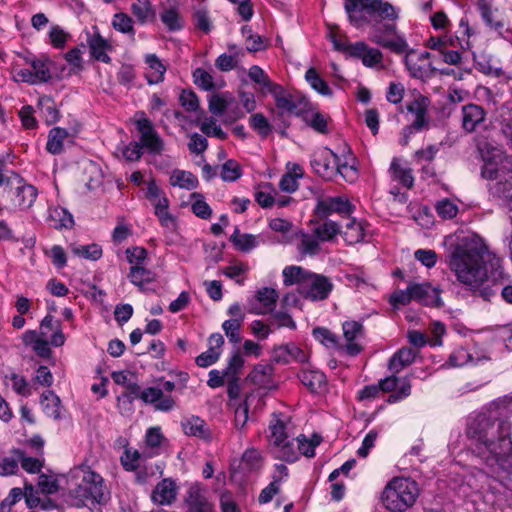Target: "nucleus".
Returning <instances> with one entry per match:
<instances>
[{"mask_svg": "<svg viewBox=\"0 0 512 512\" xmlns=\"http://www.w3.org/2000/svg\"><path fill=\"white\" fill-rule=\"evenodd\" d=\"M511 429L505 409L494 407L469 419L466 433L487 466L512 473Z\"/></svg>", "mask_w": 512, "mask_h": 512, "instance_id": "obj_1", "label": "nucleus"}, {"mask_svg": "<svg viewBox=\"0 0 512 512\" xmlns=\"http://www.w3.org/2000/svg\"><path fill=\"white\" fill-rule=\"evenodd\" d=\"M487 252L488 247L481 237L465 236L453 247L448 265L458 281L472 287L476 294L490 301L495 291L489 286H484L487 272L483 257Z\"/></svg>", "mask_w": 512, "mask_h": 512, "instance_id": "obj_2", "label": "nucleus"}, {"mask_svg": "<svg viewBox=\"0 0 512 512\" xmlns=\"http://www.w3.org/2000/svg\"><path fill=\"white\" fill-rule=\"evenodd\" d=\"M372 42L395 54H405L404 63L411 77L423 80L434 74L435 69L429 61L430 53L410 49L405 36L394 25H377Z\"/></svg>", "mask_w": 512, "mask_h": 512, "instance_id": "obj_3", "label": "nucleus"}, {"mask_svg": "<svg viewBox=\"0 0 512 512\" xmlns=\"http://www.w3.org/2000/svg\"><path fill=\"white\" fill-rule=\"evenodd\" d=\"M269 424L268 449L273 458L294 463L301 455L308 458L315 456V448L320 444L321 437L313 435L308 439L304 434L291 436L286 424L276 414Z\"/></svg>", "mask_w": 512, "mask_h": 512, "instance_id": "obj_4", "label": "nucleus"}, {"mask_svg": "<svg viewBox=\"0 0 512 512\" xmlns=\"http://www.w3.org/2000/svg\"><path fill=\"white\" fill-rule=\"evenodd\" d=\"M285 285H298V292L311 301H322L329 297L333 284L322 274L308 271L300 266H287L283 272Z\"/></svg>", "mask_w": 512, "mask_h": 512, "instance_id": "obj_5", "label": "nucleus"}, {"mask_svg": "<svg viewBox=\"0 0 512 512\" xmlns=\"http://www.w3.org/2000/svg\"><path fill=\"white\" fill-rule=\"evenodd\" d=\"M358 7L375 19L369 34L371 42L373 31L377 25L392 24L397 28L396 21L399 18V9L391 3L384 0H345V11L348 14L350 23L355 27H360L365 21L362 16L355 15L354 12Z\"/></svg>", "mask_w": 512, "mask_h": 512, "instance_id": "obj_6", "label": "nucleus"}, {"mask_svg": "<svg viewBox=\"0 0 512 512\" xmlns=\"http://www.w3.org/2000/svg\"><path fill=\"white\" fill-rule=\"evenodd\" d=\"M71 479L75 480V487L70 489L72 505L82 507L88 502L101 503L105 500V486L103 478L87 467H78L72 470Z\"/></svg>", "mask_w": 512, "mask_h": 512, "instance_id": "obj_7", "label": "nucleus"}, {"mask_svg": "<svg viewBox=\"0 0 512 512\" xmlns=\"http://www.w3.org/2000/svg\"><path fill=\"white\" fill-rule=\"evenodd\" d=\"M418 483L409 477H394L385 486L381 501L390 512H405L419 497Z\"/></svg>", "mask_w": 512, "mask_h": 512, "instance_id": "obj_8", "label": "nucleus"}, {"mask_svg": "<svg viewBox=\"0 0 512 512\" xmlns=\"http://www.w3.org/2000/svg\"><path fill=\"white\" fill-rule=\"evenodd\" d=\"M159 385L149 386L143 389L142 402L151 405L154 410L170 412L177 406V399L172 396L176 384L170 380L159 379Z\"/></svg>", "mask_w": 512, "mask_h": 512, "instance_id": "obj_9", "label": "nucleus"}, {"mask_svg": "<svg viewBox=\"0 0 512 512\" xmlns=\"http://www.w3.org/2000/svg\"><path fill=\"white\" fill-rule=\"evenodd\" d=\"M474 34L473 29L470 27L468 19L463 17L459 22V27L455 31V38L452 36H439V37H430L426 46L432 50L442 51L446 46L451 47H460L465 50L470 48V37Z\"/></svg>", "mask_w": 512, "mask_h": 512, "instance_id": "obj_10", "label": "nucleus"}, {"mask_svg": "<svg viewBox=\"0 0 512 512\" xmlns=\"http://www.w3.org/2000/svg\"><path fill=\"white\" fill-rule=\"evenodd\" d=\"M270 94L274 98L280 115H300L308 105L305 96L299 93H290L279 84L273 87Z\"/></svg>", "mask_w": 512, "mask_h": 512, "instance_id": "obj_11", "label": "nucleus"}, {"mask_svg": "<svg viewBox=\"0 0 512 512\" xmlns=\"http://www.w3.org/2000/svg\"><path fill=\"white\" fill-rule=\"evenodd\" d=\"M7 186L11 187L12 202L20 210L31 208L37 198V189L27 183L20 175L12 173L7 179Z\"/></svg>", "mask_w": 512, "mask_h": 512, "instance_id": "obj_12", "label": "nucleus"}, {"mask_svg": "<svg viewBox=\"0 0 512 512\" xmlns=\"http://www.w3.org/2000/svg\"><path fill=\"white\" fill-rule=\"evenodd\" d=\"M485 25L500 36L509 31L504 13L495 6L494 0H473Z\"/></svg>", "mask_w": 512, "mask_h": 512, "instance_id": "obj_13", "label": "nucleus"}, {"mask_svg": "<svg viewBox=\"0 0 512 512\" xmlns=\"http://www.w3.org/2000/svg\"><path fill=\"white\" fill-rule=\"evenodd\" d=\"M344 343H341V354L355 357L364 348V327L361 322L355 320L345 321L342 324Z\"/></svg>", "mask_w": 512, "mask_h": 512, "instance_id": "obj_14", "label": "nucleus"}, {"mask_svg": "<svg viewBox=\"0 0 512 512\" xmlns=\"http://www.w3.org/2000/svg\"><path fill=\"white\" fill-rule=\"evenodd\" d=\"M136 129L139 133V143L142 149L150 154H161L164 149V142L155 129L153 123L146 117L135 121Z\"/></svg>", "mask_w": 512, "mask_h": 512, "instance_id": "obj_15", "label": "nucleus"}, {"mask_svg": "<svg viewBox=\"0 0 512 512\" xmlns=\"http://www.w3.org/2000/svg\"><path fill=\"white\" fill-rule=\"evenodd\" d=\"M338 158L332 150L323 147L314 152L311 166L317 175L325 180H332L337 176Z\"/></svg>", "mask_w": 512, "mask_h": 512, "instance_id": "obj_16", "label": "nucleus"}, {"mask_svg": "<svg viewBox=\"0 0 512 512\" xmlns=\"http://www.w3.org/2000/svg\"><path fill=\"white\" fill-rule=\"evenodd\" d=\"M354 210V206L345 196H328L318 199L315 206V214L320 218H326L331 214H339L341 216H350Z\"/></svg>", "mask_w": 512, "mask_h": 512, "instance_id": "obj_17", "label": "nucleus"}, {"mask_svg": "<svg viewBox=\"0 0 512 512\" xmlns=\"http://www.w3.org/2000/svg\"><path fill=\"white\" fill-rule=\"evenodd\" d=\"M381 392H390L386 402L389 404L398 403L411 395V382L408 377L398 378L392 374L379 381Z\"/></svg>", "mask_w": 512, "mask_h": 512, "instance_id": "obj_18", "label": "nucleus"}, {"mask_svg": "<svg viewBox=\"0 0 512 512\" xmlns=\"http://www.w3.org/2000/svg\"><path fill=\"white\" fill-rule=\"evenodd\" d=\"M430 101L427 97L418 95L407 104V111L413 115L412 123L405 126V133L414 134L428 127L427 111Z\"/></svg>", "mask_w": 512, "mask_h": 512, "instance_id": "obj_19", "label": "nucleus"}, {"mask_svg": "<svg viewBox=\"0 0 512 512\" xmlns=\"http://www.w3.org/2000/svg\"><path fill=\"white\" fill-rule=\"evenodd\" d=\"M411 292L413 301L424 306L440 308L444 305L441 299V290L434 287L429 282L414 283L411 282Z\"/></svg>", "mask_w": 512, "mask_h": 512, "instance_id": "obj_20", "label": "nucleus"}, {"mask_svg": "<svg viewBox=\"0 0 512 512\" xmlns=\"http://www.w3.org/2000/svg\"><path fill=\"white\" fill-rule=\"evenodd\" d=\"M271 359L276 363L287 364L292 361L304 363L308 355L293 343L283 344L275 347L271 352Z\"/></svg>", "mask_w": 512, "mask_h": 512, "instance_id": "obj_21", "label": "nucleus"}, {"mask_svg": "<svg viewBox=\"0 0 512 512\" xmlns=\"http://www.w3.org/2000/svg\"><path fill=\"white\" fill-rule=\"evenodd\" d=\"M185 512H215L213 504L207 499L198 485H192L187 490L184 499Z\"/></svg>", "mask_w": 512, "mask_h": 512, "instance_id": "obj_22", "label": "nucleus"}, {"mask_svg": "<svg viewBox=\"0 0 512 512\" xmlns=\"http://www.w3.org/2000/svg\"><path fill=\"white\" fill-rule=\"evenodd\" d=\"M181 427L185 435L196 437L209 442L212 439L210 428L202 418L191 415L181 421Z\"/></svg>", "mask_w": 512, "mask_h": 512, "instance_id": "obj_23", "label": "nucleus"}, {"mask_svg": "<svg viewBox=\"0 0 512 512\" xmlns=\"http://www.w3.org/2000/svg\"><path fill=\"white\" fill-rule=\"evenodd\" d=\"M127 278L139 291L148 292L152 290L149 285L156 281L157 276L144 266H130Z\"/></svg>", "mask_w": 512, "mask_h": 512, "instance_id": "obj_24", "label": "nucleus"}, {"mask_svg": "<svg viewBox=\"0 0 512 512\" xmlns=\"http://www.w3.org/2000/svg\"><path fill=\"white\" fill-rule=\"evenodd\" d=\"M87 44L92 58L106 64L111 62V57L107 54V50L111 49V45L100 35L98 30L88 35Z\"/></svg>", "mask_w": 512, "mask_h": 512, "instance_id": "obj_25", "label": "nucleus"}, {"mask_svg": "<svg viewBox=\"0 0 512 512\" xmlns=\"http://www.w3.org/2000/svg\"><path fill=\"white\" fill-rule=\"evenodd\" d=\"M255 298L256 301L259 302L260 306H252L249 312L256 315H264L275 308L278 293L272 288L264 287L257 291Z\"/></svg>", "mask_w": 512, "mask_h": 512, "instance_id": "obj_26", "label": "nucleus"}, {"mask_svg": "<svg viewBox=\"0 0 512 512\" xmlns=\"http://www.w3.org/2000/svg\"><path fill=\"white\" fill-rule=\"evenodd\" d=\"M176 484L173 480L166 478L160 481L152 491L151 498L159 505H169L176 498Z\"/></svg>", "mask_w": 512, "mask_h": 512, "instance_id": "obj_27", "label": "nucleus"}, {"mask_svg": "<svg viewBox=\"0 0 512 512\" xmlns=\"http://www.w3.org/2000/svg\"><path fill=\"white\" fill-rule=\"evenodd\" d=\"M49 226L57 229H71L74 226V218L72 214L65 208L60 206L50 207L46 218Z\"/></svg>", "mask_w": 512, "mask_h": 512, "instance_id": "obj_28", "label": "nucleus"}, {"mask_svg": "<svg viewBox=\"0 0 512 512\" xmlns=\"http://www.w3.org/2000/svg\"><path fill=\"white\" fill-rule=\"evenodd\" d=\"M417 352L410 347H402L397 350L388 361V369L393 374H398L404 368L414 362Z\"/></svg>", "mask_w": 512, "mask_h": 512, "instance_id": "obj_29", "label": "nucleus"}, {"mask_svg": "<svg viewBox=\"0 0 512 512\" xmlns=\"http://www.w3.org/2000/svg\"><path fill=\"white\" fill-rule=\"evenodd\" d=\"M485 118L484 109L476 104H467L462 108V126L467 132L475 130Z\"/></svg>", "mask_w": 512, "mask_h": 512, "instance_id": "obj_30", "label": "nucleus"}, {"mask_svg": "<svg viewBox=\"0 0 512 512\" xmlns=\"http://www.w3.org/2000/svg\"><path fill=\"white\" fill-rule=\"evenodd\" d=\"M148 68L145 73L147 82L150 85L161 83L164 80L166 66L155 54H148L145 57Z\"/></svg>", "mask_w": 512, "mask_h": 512, "instance_id": "obj_31", "label": "nucleus"}, {"mask_svg": "<svg viewBox=\"0 0 512 512\" xmlns=\"http://www.w3.org/2000/svg\"><path fill=\"white\" fill-rule=\"evenodd\" d=\"M131 12L140 25L156 19V11L150 0H136L131 5Z\"/></svg>", "mask_w": 512, "mask_h": 512, "instance_id": "obj_32", "label": "nucleus"}, {"mask_svg": "<svg viewBox=\"0 0 512 512\" xmlns=\"http://www.w3.org/2000/svg\"><path fill=\"white\" fill-rule=\"evenodd\" d=\"M389 172L392 180L399 182L403 187L407 189H411L413 187L414 177L412 170L409 167L403 166L399 159L394 158L392 160Z\"/></svg>", "mask_w": 512, "mask_h": 512, "instance_id": "obj_33", "label": "nucleus"}, {"mask_svg": "<svg viewBox=\"0 0 512 512\" xmlns=\"http://www.w3.org/2000/svg\"><path fill=\"white\" fill-rule=\"evenodd\" d=\"M298 378L311 392L319 391L326 384V376L319 370L302 369Z\"/></svg>", "mask_w": 512, "mask_h": 512, "instance_id": "obj_34", "label": "nucleus"}, {"mask_svg": "<svg viewBox=\"0 0 512 512\" xmlns=\"http://www.w3.org/2000/svg\"><path fill=\"white\" fill-rule=\"evenodd\" d=\"M233 103L234 97L229 92L222 94L213 93L208 99L209 111L215 116L224 115L226 109H229Z\"/></svg>", "mask_w": 512, "mask_h": 512, "instance_id": "obj_35", "label": "nucleus"}, {"mask_svg": "<svg viewBox=\"0 0 512 512\" xmlns=\"http://www.w3.org/2000/svg\"><path fill=\"white\" fill-rule=\"evenodd\" d=\"M69 137V133L65 128L54 127L48 133L46 150L53 155L62 153L64 142Z\"/></svg>", "mask_w": 512, "mask_h": 512, "instance_id": "obj_36", "label": "nucleus"}, {"mask_svg": "<svg viewBox=\"0 0 512 512\" xmlns=\"http://www.w3.org/2000/svg\"><path fill=\"white\" fill-rule=\"evenodd\" d=\"M303 175L304 173L301 166L294 164L292 170L282 175L279 181L280 190L285 193H294L299 187L298 180L302 178Z\"/></svg>", "mask_w": 512, "mask_h": 512, "instance_id": "obj_37", "label": "nucleus"}, {"mask_svg": "<svg viewBox=\"0 0 512 512\" xmlns=\"http://www.w3.org/2000/svg\"><path fill=\"white\" fill-rule=\"evenodd\" d=\"M154 214L158 218L162 227L172 230L175 227V218L169 212V200L163 195L154 203Z\"/></svg>", "mask_w": 512, "mask_h": 512, "instance_id": "obj_38", "label": "nucleus"}, {"mask_svg": "<svg viewBox=\"0 0 512 512\" xmlns=\"http://www.w3.org/2000/svg\"><path fill=\"white\" fill-rule=\"evenodd\" d=\"M275 196L276 190L269 182L259 184L254 193L255 201L264 209L274 206Z\"/></svg>", "mask_w": 512, "mask_h": 512, "instance_id": "obj_39", "label": "nucleus"}, {"mask_svg": "<svg viewBox=\"0 0 512 512\" xmlns=\"http://www.w3.org/2000/svg\"><path fill=\"white\" fill-rule=\"evenodd\" d=\"M170 184L182 189L192 190L198 186V179L189 171L176 169L171 174Z\"/></svg>", "mask_w": 512, "mask_h": 512, "instance_id": "obj_40", "label": "nucleus"}, {"mask_svg": "<svg viewBox=\"0 0 512 512\" xmlns=\"http://www.w3.org/2000/svg\"><path fill=\"white\" fill-rule=\"evenodd\" d=\"M164 440L160 427H151L146 431L145 443L151 451H145V458H151L159 455V448Z\"/></svg>", "mask_w": 512, "mask_h": 512, "instance_id": "obj_41", "label": "nucleus"}, {"mask_svg": "<svg viewBox=\"0 0 512 512\" xmlns=\"http://www.w3.org/2000/svg\"><path fill=\"white\" fill-rule=\"evenodd\" d=\"M60 398L52 391L47 390L41 395V405L45 414L53 419L60 418Z\"/></svg>", "mask_w": 512, "mask_h": 512, "instance_id": "obj_42", "label": "nucleus"}, {"mask_svg": "<svg viewBox=\"0 0 512 512\" xmlns=\"http://www.w3.org/2000/svg\"><path fill=\"white\" fill-rule=\"evenodd\" d=\"M313 337L327 348L335 349L341 353V342L338 336L325 327H317L313 329Z\"/></svg>", "mask_w": 512, "mask_h": 512, "instance_id": "obj_43", "label": "nucleus"}, {"mask_svg": "<svg viewBox=\"0 0 512 512\" xmlns=\"http://www.w3.org/2000/svg\"><path fill=\"white\" fill-rule=\"evenodd\" d=\"M305 80L310 87L322 96H332V90L327 82L318 74L315 68H309L305 73Z\"/></svg>", "mask_w": 512, "mask_h": 512, "instance_id": "obj_44", "label": "nucleus"}, {"mask_svg": "<svg viewBox=\"0 0 512 512\" xmlns=\"http://www.w3.org/2000/svg\"><path fill=\"white\" fill-rule=\"evenodd\" d=\"M160 19L168 31H179L183 28V20L176 7H169L160 13Z\"/></svg>", "mask_w": 512, "mask_h": 512, "instance_id": "obj_45", "label": "nucleus"}, {"mask_svg": "<svg viewBox=\"0 0 512 512\" xmlns=\"http://www.w3.org/2000/svg\"><path fill=\"white\" fill-rule=\"evenodd\" d=\"M230 241L242 252H249L257 246V240L254 235L240 234V230L237 227L235 228L234 233L230 236Z\"/></svg>", "mask_w": 512, "mask_h": 512, "instance_id": "obj_46", "label": "nucleus"}, {"mask_svg": "<svg viewBox=\"0 0 512 512\" xmlns=\"http://www.w3.org/2000/svg\"><path fill=\"white\" fill-rule=\"evenodd\" d=\"M340 232V226L331 220H326L313 229L314 235L322 242L332 240Z\"/></svg>", "mask_w": 512, "mask_h": 512, "instance_id": "obj_47", "label": "nucleus"}, {"mask_svg": "<svg viewBox=\"0 0 512 512\" xmlns=\"http://www.w3.org/2000/svg\"><path fill=\"white\" fill-rule=\"evenodd\" d=\"M13 453L18 457L19 463L22 468L30 474L39 473L44 465V460L40 457L26 456L25 453L19 449L14 450Z\"/></svg>", "mask_w": 512, "mask_h": 512, "instance_id": "obj_48", "label": "nucleus"}, {"mask_svg": "<svg viewBox=\"0 0 512 512\" xmlns=\"http://www.w3.org/2000/svg\"><path fill=\"white\" fill-rule=\"evenodd\" d=\"M343 236L349 245L359 243L364 239V228L360 222L353 219L346 224Z\"/></svg>", "mask_w": 512, "mask_h": 512, "instance_id": "obj_49", "label": "nucleus"}, {"mask_svg": "<svg viewBox=\"0 0 512 512\" xmlns=\"http://www.w3.org/2000/svg\"><path fill=\"white\" fill-rule=\"evenodd\" d=\"M248 76L253 82L259 84L262 89H265L269 93H271L274 86L278 85L273 83L267 73L258 65H253L249 68Z\"/></svg>", "mask_w": 512, "mask_h": 512, "instance_id": "obj_50", "label": "nucleus"}, {"mask_svg": "<svg viewBox=\"0 0 512 512\" xmlns=\"http://www.w3.org/2000/svg\"><path fill=\"white\" fill-rule=\"evenodd\" d=\"M113 28L123 34H129L132 37L135 35V29L132 18L123 12L114 14L112 18Z\"/></svg>", "mask_w": 512, "mask_h": 512, "instance_id": "obj_51", "label": "nucleus"}, {"mask_svg": "<svg viewBox=\"0 0 512 512\" xmlns=\"http://www.w3.org/2000/svg\"><path fill=\"white\" fill-rule=\"evenodd\" d=\"M27 63L31 66V71L37 80V83L48 82L51 79L50 69L48 63L43 59H31L27 60Z\"/></svg>", "mask_w": 512, "mask_h": 512, "instance_id": "obj_52", "label": "nucleus"}, {"mask_svg": "<svg viewBox=\"0 0 512 512\" xmlns=\"http://www.w3.org/2000/svg\"><path fill=\"white\" fill-rule=\"evenodd\" d=\"M303 119L306 122V124L316 132L320 134H327L329 132L328 116L320 112H312L310 115L304 116Z\"/></svg>", "mask_w": 512, "mask_h": 512, "instance_id": "obj_53", "label": "nucleus"}, {"mask_svg": "<svg viewBox=\"0 0 512 512\" xmlns=\"http://www.w3.org/2000/svg\"><path fill=\"white\" fill-rule=\"evenodd\" d=\"M272 367L270 365H256L250 373L253 383L261 387H267L271 382Z\"/></svg>", "mask_w": 512, "mask_h": 512, "instance_id": "obj_54", "label": "nucleus"}, {"mask_svg": "<svg viewBox=\"0 0 512 512\" xmlns=\"http://www.w3.org/2000/svg\"><path fill=\"white\" fill-rule=\"evenodd\" d=\"M142 457L145 458L144 452L140 453L136 449L126 448L120 457V462L124 470L134 472L138 469V462Z\"/></svg>", "mask_w": 512, "mask_h": 512, "instance_id": "obj_55", "label": "nucleus"}, {"mask_svg": "<svg viewBox=\"0 0 512 512\" xmlns=\"http://www.w3.org/2000/svg\"><path fill=\"white\" fill-rule=\"evenodd\" d=\"M48 37L50 44L54 48L63 49L71 38V35L59 25H52L50 27Z\"/></svg>", "mask_w": 512, "mask_h": 512, "instance_id": "obj_56", "label": "nucleus"}, {"mask_svg": "<svg viewBox=\"0 0 512 512\" xmlns=\"http://www.w3.org/2000/svg\"><path fill=\"white\" fill-rule=\"evenodd\" d=\"M241 176V166L235 160L229 159L221 166L220 177L223 181L234 182Z\"/></svg>", "mask_w": 512, "mask_h": 512, "instance_id": "obj_57", "label": "nucleus"}, {"mask_svg": "<svg viewBox=\"0 0 512 512\" xmlns=\"http://www.w3.org/2000/svg\"><path fill=\"white\" fill-rule=\"evenodd\" d=\"M72 252L78 257L91 261H96L102 256V248L95 243L73 247Z\"/></svg>", "mask_w": 512, "mask_h": 512, "instance_id": "obj_58", "label": "nucleus"}, {"mask_svg": "<svg viewBox=\"0 0 512 512\" xmlns=\"http://www.w3.org/2000/svg\"><path fill=\"white\" fill-rule=\"evenodd\" d=\"M334 45L337 50L342 51L346 56L357 59H361L364 56L363 53L367 47V44L362 41L351 44L335 42Z\"/></svg>", "mask_w": 512, "mask_h": 512, "instance_id": "obj_59", "label": "nucleus"}, {"mask_svg": "<svg viewBox=\"0 0 512 512\" xmlns=\"http://www.w3.org/2000/svg\"><path fill=\"white\" fill-rule=\"evenodd\" d=\"M249 124L261 137H267L272 131L271 124L262 113L251 115Z\"/></svg>", "mask_w": 512, "mask_h": 512, "instance_id": "obj_60", "label": "nucleus"}, {"mask_svg": "<svg viewBox=\"0 0 512 512\" xmlns=\"http://www.w3.org/2000/svg\"><path fill=\"white\" fill-rule=\"evenodd\" d=\"M411 301H413V297L410 284L405 290H396L389 296V304L395 310L408 305Z\"/></svg>", "mask_w": 512, "mask_h": 512, "instance_id": "obj_61", "label": "nucleus"}, {"mask_svg": "<svg viewBox=\"0 0 512 512\" xmlns=\"http://www.w3.org/2000/svg\"><path fill=\"white\" fill-rule=\"evenodd\" d=\"M200 130L208 137H215L219 140H226L227 133L217 124V121L210 117L206 118L200 125Z\"/></svg>", "mask_w": 512, "mask_h": 512, "instance_id": "obj_62", "label": "nucleus"}, {"mask_svg": "<svg viewBox=\"0 0 512 512\" xmlns=\"http://www.w3.org/2000/svg\"><path fill=\"white\" fill-rule=\"evenodd\" d=\"M194 83L205 91L216 88L213 76L203 68H197L193 72Z\"/></svg>", "mask_w": 512, "mask_h": 512, "instance_id": "obj_63", "label": "nucleus"}, {"mask_svg": "<svg viewBox=\"0 0 512 512\" xmlns=\"http://www.w3.org/2000/svg\"><path fill=\"white\" fill-rule=\"evenodd\" d=\"M319 239L313 234H303L299 251L304 255H316L320 250Z\"/></svg>", "mask_w": 512, "mask_h": 512, "instance_id": "obj_64", "label": "nucleus"}]
</instances>
